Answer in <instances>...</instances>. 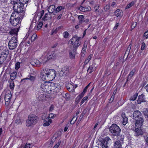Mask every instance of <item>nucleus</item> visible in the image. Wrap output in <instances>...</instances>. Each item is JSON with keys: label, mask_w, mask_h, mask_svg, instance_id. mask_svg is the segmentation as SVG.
<instances>
[{"label": "nucleus", "mask_w": 148, "mask_h": 148, "mask_svg": "<svg viewBox=\"0 0 148 148\" xmlns=\"http://www.w3.org/2000/svg\"><path fill=\"white\" fill-rule=\"evenodd\" d=\"M40 93L43 92L47 93L56 94L58 92L61 88V87L59 83H49L42 81L40 83Z\"/></svg>", "instance_id": "1"}, {"label": "nucleus", "mask_w": 148, "mask_h": 148, "mask_svg": "<svg viewBox=\"0 0 148 148\" xmlns=\"http://www.w3.org/2000/svg\"><path fill=\"white\" fill-rule=\"evenodd\" d=\"M9 74L8 73H7V70H6V73H5L3 75V84L7 86L4 92L5 94L4 96L5 104L7 108L9 107Z\"/></svg>", "instance_id": "2"}, {"label": "nucleus", "mask_w": 148, "mask_h": 148, "mask_svg": "<svg viewBox=\"0 0 148 148\" xmlns=\"http://www.w3.org/2000/svg\"><path fill=\"white\" fill-rule=\"evenodd\" d=\"M56 71L53 69H45L41 73V77L43 80L51 81L54 79L56 76Z\"/></svg>", "instance_id": "3"}, {"label": "nucleus", "mask_w": 148, "mask_h": 148, "mask_svg": "<svg viewBox=\"0 0 148 148\" xmlns=\"http://www.w3.org/2000/svg\"><path fill=\"white\" fill-rule=\"evenodd\" d=\"M11 3L13 5V8L17 12H22L23 11V4L19 0H11Z\"/></svg>", "instance_id": "4"}, {"label": "nucleus", "mask_w": 148, "mask_h": 148, "mask_svg": "<svg viewBox=\"0 0 148 148\" xmlns=\"http://www.w3.org/2000/svg\"><path fill=\"white\" fill-rule=\"evenodd\" d=\"M81 38L77 36H74L70 40L71 45L70 46V48L77 49L79 46L81 44L80 40Z\"/></svg>", "instance_id": "5"}, {"label": "nucleus", "mask_w": 148, "mask_h": 148, "mask_svg": "<svg viewBox=\"0 0 148 148\" xmlns=\"http://www.w3.org/2000/svg\"><path fill=\"white\" fill-rule=\"evenodd\" d=\"M38 117L35 115L31 114L28 117V119L26 121V125L27 126H30L35 124L37 123Z\"/></svg>", "instance_id": "6"}, {"label": "nucleus", "mask_w": 148, "mask_h": 148, "mask_svg": "<svg viewBox=\"0 0 148 148\" xmlns=\"http://www.w3.org/2000/svg\"><path fill=\"white\" fill-rule=\"evenodd\" d=\"M110 132L114 136H117L121 131L119 126L115 124H112L109 128Z\"/></svg>", "instance_id": "7"}, {"label": "nucleus", "mask_w": 148, "mask_h": 148, "mask_svg": "<svg viewBox=\"0 0 148 148\" xmlns=\"http://www.w3.org/2000/svg\"><path fill=\"white\" fill-rule=\"evenodd\" d=\"M133 116L136 121V124H141L143 121V119L141 117V112L138 111H135L133 114Z\"/></svg>", "instance_id": "8"}, {"label": "nucleus", "mask_w": 148, "mask_h": 148, "mask_svg": "<svg viewBox=\"0 0 148 148\" xmlns=\"http://www.w3.org/2000/svg\"><path fill=\"white\" fill-rule=\"evenodd\" d=\"M70 73L69 67L67 66H64L60 69L59 75L61 77L66 76L69 75Z\"/></svg>", "instance_id": "9"}, {"label": "nucleus", "mask_w": 148, "mask_h": 148, "mask_svg": "<svg viewBox=\"0 0 148 148\" xmlns=\"http://www.w3.org/2000/svg\"><path fill=\"white\" fill-rule=\"evenodd\" d=\"M142 125V124L139 125V124H136V123H135L134 136H137L143 134V132L140 128V127Z\"/></svg>", "instance_id": "10"}, {"label": "nucleus", "mask_w": 148, "mask_h": 148, "mask_svg": "<svg viewBox=\"0 0 148 148\" xmlns=\"http://www.w3.org/2000/svg\"><path fill=\"white\" fill-rule=\"evenodd\" d=\"M16 37L13 36L10 40V49H13L17 46L18 43Z\"/></svg>", "instance_id": "11"}, {"label": "nucleus", "mask_w": 148, "mask_h": 148, "mask_svg": "<svg viewBox=\"0 0 148 148\" xmlns=\"http://www.w3.org/2000/svg\"><path fill=\"white\" fill-rule=\"evenodd\" d=\"M17 73L16 71H14L10 75V79L11 80V81H10V88L11 89H13L14 88V84L13 80L15 79Z\"/></svg>", "instance_id": "12"}, {"label": "nucleus", "mask_w": 148, "mask_h": 148, "mask_svg": "<svg viewBox=\"0 0 148 148\" xmlns=\"http://www.w3.org/2000/svg\"><path fill=\"white\" fill-rule=\"evenodd\" d=\"M111 140L109 137H107L103 139L101 142L100 146L101 148H108L107 146L108 142Z\"/></svg>", "instance_id": "13"}, {"label": "nucleus", "mask_w": 148, "mask_h": 148, "mask_svg": "<svg viewBox=\"0 0 148 148\" xmlns=\"http://www.w3.org/2000/svg\"><path fill=\"white\" fill-rule=\"evenodd\" d=\"M55 54L54 52L51 51L47 53L45 56L43 60V64L44 65L48 60L50 59L54 58Z\"/></svg>", "instance_id": "14"}, {"label": "nucleus", "mask_w": 148, "mask_h": 148, "mask_svg": "<svg viewBox=\"0 0 148 148\" xmlns=\"http://www.w3.org/2000/svg\"><path fill=\"white\" fill-rule=\"evenodd\" d=\"M21 19L19 17L17 18H14L13 19H10V23L12 25L14 26H16L21 22Z\"/></svg>", "instance_id": "15"}, {"label": "nucleus", "mask_w": 148, "mask_h": 148, "mask_svg": "<svg viewBox=\"0 0 148 148\" xmlns=\"http://www.w3.org/2000/svg\"><path fill=\"white\" fill-rule=\"evenodd\" d=\"M9 53L8 51L2 52L0 54V62L2 64L5 60L7 57V55Z\"/></svg>", "instance_id": "16"}, {"label": "nucleus", "mask_w": 148, "mask_h": 148, "mask_svg": "<svg viewBox=\"0 0 148 148\" xmlns=\"http://www.w3.org/2000/svg\"><path fill=\"white\" fill-rule=\"evenodd\" d=\"M42 119L44 120V122H45L43 124V126H48L52 122V120L51 119H49L48 118H47V117H46L45 116H42Z\"/></svg>", "instance_id": "17"}, {"label": "nucleus", "mask_w": 148, "mask_h": 148, "mask_svg": "<svg viewBox=\"0 0 148 148\" xmlns=\"http://www.w3.org/2000/svg\"><path fill=\"white\" fill-rule=\"evenodd\" d=\"M147 101L145 96L143 94L139 95L138 97L137 102L138 104H140L142 102H145Z\"/></svg>", "instance_id": "18"}, {"label": "nucleus", "mask_w": 148, "mask_h": 148, "mask_svg": "<svg viewBox=\"0 0 148 148\" xmlns=\"http://www.w3.org/2000/svg\"><path fill=\"white\" fill-rule=\"evenodd\" d=\"M69 50V57L71 59L75 58V56L76 54V49L70 48Z\"/></svg>", "instance_id": "19"}, {"label": "nucleus", "mask_w": 148, "mask_h": 148, "mask_svg": "<svg viewBox=\"0 0 148 148\" xmlns=\"http://www.w3.org/2000/svg\"><path fill=\"white\" fill-rule=\"evenodd\" d=\"M66 86L67 89L70 92H73L74 91L75 88L74 86L69 82H66Z\"/></svg>", "instance_id": "20"}, {"label": "nucleus", "mask_w": 148, "mask_h": 148, "mask_svg": "<svg viewBox=\"0 0 148 148\" xmlns=\"http://www.w3.org/2000/svg\"><path fill=\"white\" fill-rule=\"evenodd\" d=\"M18 31L19 29L18 28L11 29V31H10V35L11 36L14 35L13 36L17 37Z\"/></svg>", "instance_id": "21"}, {"label": "nucleus", "mask_w": 148, "mask_h": 148, "mask_svg": "<svg viewBox=\"0 0 148 148\" xmlns=\"http://www.w3.org/2000/svg\"><path fill=\"white\" fill-rule=\"evenodd\" d=\"M136 71L135 69H132L131 71L130 72L129 74L128 75L127 77V80L126 82L130 81L132 79V77L134 74V73Z\"/></svg>", "instance_id": "22"}, {"label": "nucleus", "mask_w": 148, "mask_h": 148, "mask_svg": "<svg viewBox=\"0 0 148 148\" xmlns=\"http://www.w3.org/2000/svg\"><path fill=\"white\" fill-rule=\"evenodd\" d=\"M51 14L49 12L45 14L44 16L42 18V20L43 21L49 20L51 18Z\"/></svg>", "instance_id": "23"}, {"label": "nucleus", "mask_w": 148, "mask_h": 148, "mask_svg": "<svg viewBox=\"0 0 148 148\" xmlns=\"http://www.w3.org/2000/svg\"><path fill=\"white\" fill-rule=\"evenodd\" d=\"M122 117L123 118L122 123L123 125H125L127 122V118L125 114L124 113H122Z\"/></svg>", "instance_id": "24"}, {"label": "nucleus", "mask_w": 148, "mask_h": 148, "mask_svg": "<svg viewBox=\"0 0 148 148\" xmlns=\"http://www.w3.org/2000/svg\"><path fill=\"white\" fill-rule=\"evenodd\" d=\"M31 63L32 65L37 66H40L41 64V63L37 60L31 62Z\"/></svg>", "instance_id": "25"}, {"label": "nucleus", "mask_w": 148, "mask_h": 148, "mask_svg": "<svg viewBox=\"0 0 148 148\" xmlns=\"http://www.w3.org/2000/svg\"><path fill=\"white\" fill-rule=\"evenodd\" d=\"M78 19L79 21L78 22V24L81 25L83 23L84 19V16L83 15H78Z\"/></svg>", "instance_id": "26"}, {"label": "nucleus", "mask_w": 148, "mask_h": 148, "mask_svg": "<svg viewBox=\"0 0 148 148\" xmlns=\"http://www.w3.org/2000/svg\"><path fill=\"white\" fill-rule=\"evenodd\" d=\"M122 142L120 141H116L115 142L114 145V148H122L121 147V143Z\"/></svg>", "instance_id": "27"}, {"label": "nucleus", "mask_w": 148, "mask_h": 148, "mask_svg": "<svg viewBox=\"0 0 148 148\" xmlns=\"http://www.w3.org/2000/svg\"><path fill=\"white\" fill-rule=\"evenodd\" d=\"M55 10H56L55 6L53 5H50L48 9L49 12L51 14Z\"/></svg>", "instance_id": "28"}, {"label": "nucleus", "mask_w": 148, "mask_h": 148, "mask_svg": "<svg viewBox=\"0 0 148 148\" xmlns=\"http://www.w3.org/2000/svg\"><path fill=\"white\" fill-rule=\"evenodd\" d=\"M114 14L117 17L122 16L123 12L122 11L119 9H117L114 12Z\"/></svg>", "instance_id": "29"}, {"label": "nucleus", "mask_w": 148, "mask_h": 148, "mask_svg": "<svg viewBox=\"0 0 148 148\" xmlns=\"http://www.w3.org/2000/svg\"><path fill=\"white\" fill-rule=\"evenodd\" d=\"M118 138L119 139L118 141H120L121 142H123L124 139V135H119L117 136Z\"/></svg>", "instance_id": "30"}, {"label": "nucleus", "mask_w": 148, "mask_h": 148, "mask_svg": "<svg viewBox=\"0 0 148 148\" xmlns=\"http://www.w3.org/2000/svg\"><path fill=\"white\" fill-rule=\"evenodd\" d=\"M64 8V7L59 6L55 10L56 12H58Z\"/></svg>", "instance_id": "31"}, {"label": "nucleus", "mask_w": 148, "mask_h": 148, "mask_svg": "<svg viewBox=\"0 0 148 148\" xmlns=\"http://www.w3.org/2000/svg\"><path fill=\"white\" fill-rule=\"evenodd\" d=\"M134 1H132L128 4L125 8V9H127L130 8L132 6H133L134 4Z\"/></svg>", "instance_id": "32"}, {"label": "nucleus", "mask_w": 148, "mask_h": 148, "mask_svg": "<svg viewBox=\"0 0 148 148\" xmlns=\"http://www.w3.org/2000/svg\"><path fill=\"white\" fill-rule=\"evenodd\" d=\"M138 95V94L137 93H136L134 95L131 97L130 99L131 101H134Z\"/></svg>", "instance_id": "33"}, {"label": "nucleus", "mask_w": 148, "mask_h": 148, "mask_svg": "<svg viewBox=\"0 0 148 148\" xmlns=\"http://www.w3.org/2000/svg\"><path fill=\"white\" fill-rule=\"evenodd\" d=\"M77 116L74 117L70 121V123L71 124H73L77 119Z\"/></svg>", "instance_id": "34"}, {"label": "nucleus", "mask_w": 148, "mask_h": 148, "mask_svg": "<svg viewBox=\"0 0 148 148\" xmlns=\"http://www.w3.org/2000/svg\"><path fill=\"white\" fill-rule=\"evenodd\" d=\"M45 116L47 117V118H48L49 119H51L54 118L56 116V115L53 114L51 113L49 114L48 116Z\"/></svg>", "instance_id": "35"}, {"label": "nucleus", "mask_w": 148, "mask_h": 148, "mask_svg": "<svg viewBox=\"0 0 148 148\" xmlns=\"http://www.w3.org/2000/svg\"><path fill=\"white\" fill-rule=\"evenodd\" d=\"M43 22L42 21H40L39 22V23L38 24V25L37 26V29L38 30L40 29L41 28L43 25Z\"/></svg>", "instance_id": "36"}, {"label": "nucleus", "mask_w": 148, "mask_h": 148, "mask_svg": "<svg viewBox=\"0 0 148 148\" xmlns=\"http://www.w3.org/2000/svg\"><path fill=\"white\" fill-rule=\"evenodd\" d=\"M34 79H35V77L34 76H30L29 77V78L27 77L25 79H22L21 80V81H23V80H25V79H29L31 81H33L34 80Z\"/></svg>", "instance_id": "37"}, {"label": "nucleus", "mask_w": 148, "mask_h": 148, "mask_svg": "<svg viewBox=\"0 0 148 148\" xmlns=\"http://www.w3.org/2000/svg\"><path fill=\"white\" fill-rule=\"evenodd\" d=\"M37 37L36 34H34L31 37V40L32 41H34Z\"/></svg>", "instance_id": "38"}, {"label": "nucleus", "mask_w": 148, "mask_h": 148, "mask_svg": "<svg viewBox=\"0 0 148 148\" xmlns=\"http://www.w3.org/2000/svg\"><path fill=\"white\" fill-rule=\"evenodd\" d=\"M84 95L81 93L79 96H77L76 98V100L77 101L79 102L80 101L82 98L83 97Z\"/></svg>", "instance_id": "39"}, {"label": "nucleus", "mask_w": 148, "mask_h": 148, "mask_svg": "<svg viewBox=\"0 0 148 148\" xmlns=\"http://www.w3.org/2000/svg\"><path fill=\"white\" fill-rule=\"evenodd\" d=\"M18 12H17V11H14L12 13L10 19H13V18H14V17H15L16 16V14H17Z\"/></svg>", "instance_id": "40"}, {"label": "nucleus", "mask_w": 148, "mask_h": 148, "mask_svg": "<svg viewBox=\"0 0 148 148\" xmlns=\"http://www.w3.org/2000/svg\"><path fill=\"white\" fill-rule=\"evenodd\" d=\"M143 113L144 115L148 117V109L145 108L143 109Z\"/></svg>", "instance_id": "41"}, {"label": "nucleus", "mask_w": 148, "mask_h": 148, "mask_svg": "<svg viewBox=\"0 0 148 148\" xmlns=\"http://www.w3.org/2000/svg\"><path fill=\"white\" fill-rule=\"evenodd\" d=\"M45 97V95L43 94H40L38 97V99L40 100H42Z\"/></svg>", "instance_id": "42"}, {"label": "nucleus", "mask_w": 148, "mask_h": 148, "mask_svg": "<svg viewBox=\"0 0 148 148\" xmlns=\"http://www.w3.org/2000/svg\"><path fill=\"white\" fill-rule=\"evenodd\" d=\"M63 35L64 38H67L69 36V33L67 32H65L63 34Z\"/></svg>", "instance_id": "43"}, {"label": "nucleus", "mask_w": 148, "mask_h": 148, "mask_svg": "<svg viewBox=\"0 0 148 148\" xmlns=\"http://www.w3.org/2000/svg\"><path fill=\"white\" fill-rule=\"evenodd\" d=\"M93 71V67L92 66H91L89 67L87 70V72H88L89 73H91Z\"/></svg>", "instance_id": "44"}, {"label": "nucleus", "mask_w": 148, "mask_h": 148, "mask_svg": "<svg viewBox=\"0 0 148 148\" xmlns=\"http://www.w3.org/2000/svg\"><path fill=\"white\" fill-rule=\"evenodd\" d=\"M22 122V120L18 118L16 119L15 121V123L17 124L21 123Z\"/></svg>", "instance_id": "45"}, {"label": "nucleus", "mask_w": 148, "mask_h": 148, "mask_svg": "<svg viewBox=\"0 0 148 148\" xmlns=\"http://www.w3.org/2000/svg\"><path fill=\"white\" fill-rule=\"evenodd\" d=\"M87 45L85 43L84 44V45L83 46L82 50V51L84 52H86V49Z\"/></svg>", "instance_id": "46"}, {"label": "nucleus", "mask_w": 148, "mask_h": 148, "mask_svg": "<svg viewBox=\"0 0 148 148\" xmlns=\"http://www.w3.org/2000/svg\"><path fill=\"white\" fill-rule=\"evenodd\" d=\"M44 13V10H42L41 11V12L39 13L40 15V16H37V17L38 19H41L42 18V17L43 15V14Z\"/></svg>", "instance_id": "47"}, {"label": "nucleus", "mask_w": 148, "mask_h": 148, "mask_svg": "<svg viewBox=\"0 0 148 148\" xmlns=\"http://www.w3.org/2000/svg\"><path fill=\"white\" fill-rule=\"evenodd\" d=\"M146 47L145 44L144 42H143L141 44V49L142 50H143L145 49Z\"/></svg>", "instance_id": "48"}, {"label": "nucleus", "mask_w": 148, "mask_h": 148, "mask_svg": "<svg viewBox=\"0 0 148 148\" xmlns=\"http://www.w3.org/2000/svg\"><path fill=\"white\" fill-rule=\"evenodd\" d=\"M85 12V11H91V8L89 6H86L84 7Z\"/></svg>", "instance_id": "49"}, {"label": "nucleus", "mask_w": 148, "mask_h": 148, "mask_svg": "<svg viewBox=\"0 0 148 148\" xmlns=\"http://www.w3.org/2000/svg\"><path fill=\"white\" fill-rule=\"evenodd\" d=\"M88 97L87 96H86V97H84L81 101V105L83 103H84L85 101H86V100H87V99H88Z\"/></svg>", "instance_id": "50"}, {"label": "nucleus", "mask_w": 148, "mask_h": 148, "mask_svg": "<svg viewBox=\"0 0 148 148\" xmlns=\"http://www.w3.org/2000/svg\"><path fill=\"white\" fill-rule=\"evenodd\" d=\"M61 141H59L58 143L54 146L53 148H58L60 145Z\"/></svg>", "instance_id": "51"}, {"label": "nucleus", "mask_w": 148, "mask_h": 148, "mask_svg": "<svg viewBox=\"0 0 148 148\" xmlns=\"http://www.w3.org/2000/svg\"><path fill=\"white\" fill-rule=\"evenodd\" d=\"M78 9L82 12H85L84 7L80 6L78 8Z\"/></svg>", "instance_id": "52"}, {"label": "nucleus", "mask_w": 148, "mask_h": 148, "mask_svg": "<svg viewBox=\"0 0 148 148\" xmlns=\"http://www.w3.org/2000/svg\"><path fill=\"white\" fill-rule=\"evenodd\" d=\"M20 63L19 62H17L16 64H15V69L16 70H18L19 69V68L20 67Z\"/></svg>", "instance_id": "53"}, {"label": "nucleus", "mask_w": 148, "mask_h": 148, "mask_svg": "<svg viewBox=\"0 0 148 148\" xmlns=\"http://www.w3.org/2000/svg\"><path fill=\"white\" fill-rule=\"evenodd\" d=\"M23 148H31L29 143H27L24 146Z\"/></svg>", "instance_id": "54"}, {"label": "nucleus", "mask_w": 148, "mask_h": 148, "mask_svg": "<svg viewBox=\"0 0 148 148\" xmlns=\"http://www.w3.org/2000/svg\"><path fill=\"white\" fill-rule=\"evenodd\" d=\"M143 37H146V38H148V31L145 32L144 33Z\"/></svg>", "instance_id": "55"}, {"label": "nucleus", "mask_w": 148, "mask_h": 148, "mask_svg": "<svg viewBox=\"0 0 148 148\" xmlns=\"http://www.w3.org/2000/svg\"><path fill=\"white\" fill-rule=\"evenodd\" d=\"M110 5H106V6L104 7V10H108L110 8Z\"/></svg>", "instance_id": "56"}, {"label": "nucleus", "mask_w": 148, "mask_h": 148, "mask_svg": "<svg viewBox=\"0 0 148 148\" xmlns=\"http://www.w3.org/2000/svg\"><path fill=\"white\" fill-rule=\"evenodd\" d=\"M19 1H21V3L23 4H25L27 3L29 0H19Z\"/></svg>", "instance_id": "57"}, {"label": "nucleus", "mask_w": 148, "mask_h": 148, "mask_svg": "<svg viewBox=\"0 0 148 148\" xmlns=\"http://www.w3.org/2000/svg\"><path fill=\"white\" fill-rule=\"evenodd\" d=\"M99 5H97L94 8V9L95 10V11L97 12L98 11V9L99 8Z\"/></svg>", "instance_id": "58"}, {"label": "nucleus", "mask_w": 148, "mask_h": 148, "mask_svg": "<svg viewBox=\"0 0 148 148\" xmlns=\"http://www.w3.org/2000/svg\"><path fill=\"white\" fill-rule=\"evenodd\" d=\"M88 88L87 87H86L84 89L83 92L81 93L84 95L85 93L86 92Z\"/></svg>", "instance_id": "59"}, {"label": "nucleus", "mask_w": 148, "mask_h": 148, "mask_svg": "<svg viewBox=\"0 0 148 148\" xmlns=\"http://www.w3.org/2000/svg\"><path fill=\"white\" fill-rule=\"evenodd\" d=\"M54 106L53 105H51L49 108V110L50 112H51L54 109Z\"/></svg>", "instance_id": "60"}, {"label": "nucleus", "mask_w": 148, "mask_h": 148, "mask_svg": "<svg viewBox=\"0 0 148 148\" xmlns=\"http://www.w3.org/2000/svg\"><path fill=\"white\" fill-rule=\"evenodd\" d=\"M69 124H67L65 127L64 129V132H66L68 128L69 127Z\"/></svg>", "instance_id": "61"}, {"label": "nucleus", "mask_w": 148, "mask_h": 148, "mask_svg": "<svg viewBox=\"0 0 148 148\" xmlns=\"http://www.w3.org/2000/svg\"><path fill=\"white\" fill-rule=\"evenodd\" d=\"M92 55L90 54L86 59L89 61L92 57Z\"/></svg>", "instance_id": "62"}, {"label": "nucleus", "mask_w": 148, "mask_h": 148, "mask_svg": "<svg viewBox=\"0 0 148 148\" xmlns=\"http://www.w3.org/2000/svg\"><path fill=\"white\" fill-rule=\"evenodd\" d=\"M114 95H112V96H111L109 101V102H111L114 99Z\"/></svg>", "instance_id": "63"}, {"label": "nucleus", "mask_w": 148, "mask_h": 148, "mask_svg": "<svg viewBox=\"0 0 148 148\" xmlns=\"http://www.w3.org/2000/svg\"><path fill=\"white\" fill-rule=\"evenodd\" d=\"M136 22H134L132 25V28H134L136 26Z\"/></svg>", "instance_id": "64"}]
</instances>
